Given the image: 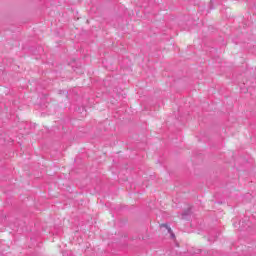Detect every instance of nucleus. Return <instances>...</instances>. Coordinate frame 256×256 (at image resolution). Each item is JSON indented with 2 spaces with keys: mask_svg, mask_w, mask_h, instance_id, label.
Masks as SVG:
<instances>
[{
  "mask_svg": "<svg viewBox=\"0 0 256 256\" xmlns=\"http://www.w3.org/2000/svg\"><path fill=\"white\" fill-rule=\"evenodd\" d=\"M168 233H170L172 239H175V233H173L171 228H168Z\"/></svg>",
  "mask_w": 256,
  "mask_h": 256,
  "instance_id": "2",
  "label": "nucleus"
},
{
  "mask_svg": "<svg viewBox=\"0 0 256 256\" xmlns=\"http://www.w3.org/2000/svg\"><path fill=\"white\" fill-rule=\"evenodd\" d=\"M194 253L199 254V253H201V250H196V251H194Z\"/></svg>",
  "mask_w": 256,
  "mask_h": 256,
  "instance_id": "4",
  "label": "nucleus"
},
{
  "mask_svg": "<svg viewBox=\"0 0 256 256\" xmlns=\"http://www.w3.org/2000/svg\"><path fill=\"white\" fill-rule=\"evenodd\" d=\"M160 227H164L165 229H167V231H169V229H171V227H169V225H167V224H161Z\"/></svg>",
  "mask_w": 256,
  "mask_h": 256,
  "instance_id": "3",
  "label": "nucleus"
},
{
  "mask_svg": "<svg viewBox=\"0 0 256 256\" xmlns=\"http://www.w3.org/2000/svg\"><path fill=\"white\" fill-rule=\"evenodd\" d=\"M191 215V208H188L186 211L182 213V219H187Z\"/></svg>",
  "mask_w": 256,
  "mask_h": 256,
  "instance_id": "1",
  "label": "nucleus"
}]
</instances>
